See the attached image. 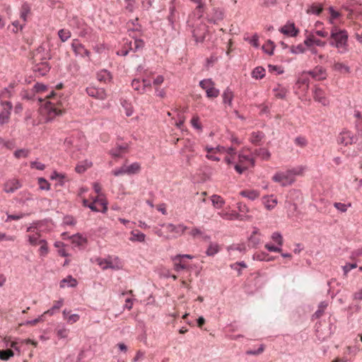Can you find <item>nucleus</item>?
<instances>
[{"label": "nucleus", "mask_w": 362, "mask_h": 362, "mask_svg": "<svg viewBox=\"0 0 362 362\" xmlns=\"http://www.w3.org/2000/svg\"><path fill=\"white\" fill-rule=\"evenodd\" d=\"M36 226H34V224L30 226L29 227H28L27 228V232H33L34 233V234L33 235H28L27 237H28V240L29 242V243L33 245V246H35L37 245H39V241L41 240L40 239L41 235L39 232L37 231H35V229H36Z\"/></svg>", "instance_id": "nucleus-10"}, {"label": "nucleus", "mask_w": 362, "mask_h": 362, "mask_svg": "<svg viewBox=\"0 0 362 362\" xmlns=\"http://www.w3.org/2000/svg\"><path fill=\"white\" fill-rule=\"evenodd\" d=\"M327 305H328L327 301H326V300L322 301L320 303L318 309L315 311L313 317H320L323 314L324 310L326 309Z\"/></svg>", "instance_id": "nucleus-39"}, {"label": "nucleus", "mask_w": 362, "mask_h": 362, "mask_svg": "<svg viewBox=\"0 0 362 362\" xmlns=\"http://www.w3.org/2000/svg\"><path fill=\"white\" fill-rule=\"evenodd\" d=\"M268 257V254L262 252L260 254H255L253 256L254 259L258 260V261H270V259H267Z\"/></svg>", "instance_id": "nucleus-58"}, {"label": "nucleus", "mask_w": 362, "mask_h": 362, "mask_svg": "<svg viewBox=\"0 0 362 362\" xmlns=\"http://www.w3.org/2000/svg\"><path fill=\"white\" fill-rule=\"evenodd\" d=\"M228 250H238L240 252L245 251V246L244 245H233L228 247Z\"/></svg>", "instance_id": "nucleus-61"}, {"label": "nucleus", "mask_w": 362, "mask_h": 362, "mask_svg": "<svg viewBox=\"0 0 362 362\" xmlns=\"http://www.w3.org/2000/svg\"><path fill=\"white\" fill-rule=\"evenodd\" d=\"M315 80L321 81L326 78L325 69L320 66H316L313 70L308 72Z\"/></svg>", "instance_id": "nucleus-12"}, {"label": "nucleus", "mask_w": 362, "mask_h": 362, "mask_svg": "<svg viewBox=\"0 0 362 362\" xmlns=\"http://www.w3.org/2000/svg\"><path fill=\"white\" fill-rule=\"evenodd\" d=\"M50 70L47 60L33 62V71L38 76H45Z\"/></svg>", "instance_id": "nucleus-5"}, {"label": "nucleus", "mask_w": 362, "mask_h": 362, "mask_svg": "<svg viewBox=\"0 0 362 362\" xmlns=\"http://www.w3.org/2000/svg\"><path fill=\"white\" fill-rule=\"evenodd\" d=\"M191 124L192 127L197 129L201 130L202 127L201 124L199 123V119L197 116H194L192 119H191Z\"/></svg>", "instance_id": "nucleus-59"}, {"label": "nucleus", "mask_w": 362, "mask_h": 362, "mask_svg": "<svg viewBox=\"0 0 362 362\" xmlns=\"http://www.w3.org/2000/svg\"><path fill=\"white\" fill-rule=\"evenodd\" d=\"M64 177L65 176L64 174L59 173L57 171H54L50 176L52 180H58L60 185H63Z\"/></svg>", "instance_id": "nucleus-46"}, {"label": "nucleus", "mask_w": 362, "mask_h": 362, "mask_svg": "<svg viewBox=\"0 0 362 362\" xmlns=\"http://www.w3.org/2000/svg\"><path fill=\"white\" fill-rule=\"evenodd\" d=\"M211 200L214 206L217 209L222 208L225 204V201L223 200V199L221 196L217 194L212 195L211 197Z\"/></svg>", "instance_id": "nucleus-24"}, {"label": "nucleus", "mask_w": 362, "mask_h": 362, "mask_svg": "<svg viewBox=\"0 0 362 362\" xmlns=\"http://www.w3.org/2000/svg\"><path fill=\"white\" fill-rule=\"evenodd\" d=\"M62 305V301H58L51 309L48 310L47 311L45 312V315H53L57 314V311H59V308H61Z\"/></svg>", "instance_id": "nucleus-45"}, {"label": "nucleus", "mask_w": 362, "mask_h": 362, "mask_svg": "<svg viewBox=\"0 0 362 362\" xmlns=\"http://www.w3.org/2000/svg\"><path fill=\"white\" fill-rule=\"evenodd\" d=\"M28 154H29V151L25 148L18 149L14 152V156L16 158H26V157H28Z\"/></svg>", "instance_id": "nucleus-47"}, {"label": "nucleus", "mask_w": 362, "mask_h": 362, "mask_svg": "<svg viewBox=\"0 0 362 362\" xmlns=\"http://www.w3.org/2000/svg\"><path fill=\"white\" fill-rule=\"evenodd\" d=\"M96 262L103 270L107 269H116V267L113 264L112 262L109 259L97 258Z\"/></svg>", "instance_id": "nucleus-16"}, {"label": "nucleus", "mask_w": 362, "mask_h": 362, "mask_svg": "<svg viewBox=\"0 0 362 362\" xmlns=\"http://www.w3.org/2000/svg\"><path fill=\"white\" fill-rule=\"evenodd\" d=\"M357 267L356 263H348L346 265L343 266L342 269L344 273V275H346L348 272H349L351 269Z\"/></svg>", "instance_id": "nucleus-56"}, {"label": "nucleus", "mask_w": 362, "mask_h": 362, "mask_svg": "<svg viewBox=\"0 0 362 362\" xmlns=\"http://www.w3.org/2000/svg\"><path fill=\"white\" fill-rule=\"evenodd\" d=\"M223 102L224 104H228L229 105H231V103H232V100L233 98V93L232 92V90L229 88H227L223 93Z\"/></svg>", "instance_id": "nucleus-26"}, {"label": "nucleus", "mask_w": 362, "mask_h": 362, "mask_svg": "<svg viewBox=\"0 0 362 362\" xmlns=\"http://www.w3.org/2000/svg\"><path fill=\"white\" fill-rule=\"evenodd\" d=\"M295 144L300 147H304L307 144V141L304 137L298 136L296 138Z\"/></svg>", "instance_id": "nucleus-63"}, {"label": "nucleus", "mask_w": 362, "mask_h": 362, "mask_svg": "<svg viewBox=\"0 0 362 362\" xmlns=\"http://www.w3.org/2000/svg\"><path fill=\"white\" fill-rule=\"evenodd\" d=\"M127 165H124L122 167H120L119 168L114 170L112 171V174L115 176H120V175H123L124 174L127 175Z\"/></svg>", "instance_id": "nucleus-52"}, {"label": "nucleus", "mask_w": 362, "mask_h": 362, "mask_svg": "<svg viewBox=\"0 0 362 362\" xmlns=\"http://www.w3.org/2000/svg\"><path fill=\"white\" fill-rule=\"evenodd\" d=\"M163 227H165L168 230V231L171 233H175L177 234L182 235L184 233L185 230L187 228V226L179 224L177 226H175L173 223H164L162 225Z\"/></svg>", "instance_id": "nucleus-13"}, {"label": "nucleus", "mask_w": 362, "mask_h": 362, "mask_svg": "<svg viewBox=\"0 0 362 362\" xmlns=\"http://www.w3.org/2000/svg\"><path fill=\"white\" fill-rule=\"evenodd\" d=\"M30 13V6L29 4L27 3L23 4L20 11V18L23 21L24 23L27 21V18Z\"/></svg>", "instance_id": "nucleus-23"}, {"label": "nucleus", "mask_w": 362, "mask_h": 362, "mask_svg": "<svg viewBox=\"0 0 362 362\" xmlns=\"http://www.w3.org/2000/svg\"><path fill=\"white\" fill-rule=\"evenodd\" d=\"M322 11V6L320 4H313L307 10L308 13L319 15Z\"/></svg>", "instance_id": "nucleus-38"}, {"label": "nucleus", "mask_w": 362, "mask_h": 362, "mask_svg": "<svg viewBox=\"0 0 362 362\" xmlns=\"http://www.w3.org/2000/svg\"><path fill=\"white\" fill-rule=\"evenodd\" d=\"M347 40L348 33L345 30H340L337 27H334L332 29L329 44L337 47L341 54L346 53L348 51Z\"/></svg>", "instance_id": "nucleus-1"}, {"label": "nucleus", "mask_w": 362, "mask_h": 362, "mask_svg": "<svg viewBox=\"0 0 362 362\" xmlns=\"http://www.w3.org/2000/svg\"><path fill=\"white\" fill-rule=\"evenodd\" d=\"M94 203H99L101 206H103V212H105L107 210V203L105 199L100 198L99 197H95L93 199Z\"/></svg>", "instance_id": "nucleus-62"}, {"label": "nucleus", "mask_w": 362, "mask_h": 362, "mask_svg": "<svg viewBox=\"0 0 362 362\" xmlns=\"http://www.w3.org/2000/svg\"><path fill=\"white\" fill-rule=\"evenodd\" d=\"M218 246L217 244L211 243L206 250V255L208 256H214L218 252Z\"/></svg>", "instance_id": "nucleus-43"}, {"label": "nucleus", "mask_w": 362, "mask_h": 362, "mask_svg": "<svg viewBox=\"0 0 362 362\" xmlns=\"http://www.w3.org/2000/svg\"><path fill=\"white\" fill-rule=\"evenodd\" d=\"M127 175H129L137 174L141 170V165H140V163H139L137 162L133 163L129 165H127Z\"/></svg>", "instance_id": "nucleus-27"}, {"label": "nucleus", "mask_w": 362, "mask_h": 362, "mask_svg": "<svg viewBox=\"0 0 362 362\" xmlns=\"http://www.w3.org/2000/svg\"><path fill=\"white\" fill-rule=\"evenodd\" d=\"M21 187V185L18 180L13 179L8 180L4 185V190L6 193H13L18 189Z\"/></svg>", "instance_id": "nucleus-11"}, {"label": "nucleus", "mask_w": 362, "mask_h": 362, "mask_svg": "<svg viewBox=\"0 0 362 362\" xmlns=\"http://www.w3.org/2000/svg\"><path fill=\"white\" fill-rule=\"evenodd\" d=\"M51 59V54L44 45L39 46L35 51L33 57L34 62L38 61L49 60Z\"/></svg>", "instance_id": "nucleus-6"}, {"label": "nucleus", "mask_w": 362, "mask_h": 362, "mask_svg": "<svg viewBox=\"0 0 362 362\" xmlns=\"http://www.w3.org/2000/svg\"><path fill=\"white\" fill-rule=\"evenodd\" d=\"M240 194L243 197H246L250 200H255L259 196V192L257 190H243L240 192Z\"/></svg>", "instance_id": "nucleus-20"}, {"label": "nucleus", "mask_w": 362, "mask_h": 362, "mask_svg": "<svg viewBox=\"0 0 362 362\" xmlns=\"http://www.w3.org/2000/svg\"><path fill=\"white\" fill-rule=\"evenodd\" d=\"M291 52L293 54L303 53L305 52V47L301 44L297 46H293L291 49Z\"/></svg>", "instance_id": "nucleus-55"}, {"label": "nucleus", "mask_w": 362, "mask_h": 362, "mask_svg": "<svg viewBox=\"0 0 362 362\" xmlns=\"http://www.w3.org/2000/svg\"><path fill=\"white\" fill-rule=\"evenodd\" d=\"M265 75V69L262 66L256 67L252 72V76L253 78L257 79L262 78Z\"/></svg>", "instance_id": "nucleus-30"}, {"label": "nucleus", "mask_w": 362, "mask_h": 362, "mask_svg": "<svg viewBox=\"0 0 362 362\" xmlns=\"http://www.w3.org/2000/svg\"><path fill=\"white\" fill-rule=\"evenodd\" d=\"M92 165L91 162H89L88 160H85L83 162H81L80 163H78L76 166V171L78 173H83L87 168H88L89 167H90Z\"/></svg>", "instance_id": "nucleus-32"}, {"label": "nucleus", "mask_w": 362, "mask_h": 362, "mask_svg": "<svg viewBox=\"0 0 362 362\" xmlns=\"http://www.w3.org/2000/svg\"><path fill=\"white\" fill-rule=\"evenodd\" d=\"M203 30L202 34H199L198 30L197 29H194L192 32V36L194 38V40L196 42H202L205 39V32H206V26L202 25V29Z\"/></svg>", "instance_id": "nucleus-28"}, {"label": "nucleus", "mask_w": 362, "mask_h": 362, "mask_svg": "<svg viewBox=\"0 0 362 362\" xmlns=\"http://www.w3.org/2000/svg\"><path fill=\"white\" fill-rule=\"evenodd\" d=\"M86 92L89 96L102 100H105L107 97L106 91L103 88L88 87Z\"/></svg>", "instance_id": "nucleus-8"}, {"label": "nucleus", "mask_w": 362, "mask_h": 362, "mask_svg": "<svg viewBox=\"0 0 362 362\" xmlns=\"http://www.w3.org/2000/svg\"><path fill=\"white\" fill-rule=\"evenodd\" d=\"M314 98L316 101L322 103L323 105L328 104V100L325 96L324 91L320 88H316L315 89Z\"/></svg>", "instance_id": "nucleus-15"}, {"label": "nucleus", "mask_w": 362, "mask_h": 362, "mask_svg": "<svg viewBox=\"0 0 362 362\" xmlns=\"http://www.w3.org/2000/svg\"><path fill=\"white\" fill-rule=\"evenodd\" d=\"M224 13L220 8H214L211 18L209 20L210 23H216L223 19Z\"/></svg>", "instance_id": "nucleus-18"}, {"label": "nucleus", "mask_w": 362, "mask_h": 362, "mask_svg": "<svg viewBox=\"0 0 362 362\" xmlns=\"http://www.w3.org/2000/svg\"><path fill=\"white\" fill-rule=\"evenodd\" d=\"M274 43L272 40H268L267 45L262 46L263 50L269 55L274 54Z\"/></svg>", "instance_id": "nucleus-40"}, {"label": "nucleus", "mask_w": 362, "mask_h": 362, "mask_svg": "<svg viewBox=\"0 0 362 362\" xmlns=\"http://www.w3.org/2000/svg\"><path fill=\"white\" fill-rule=\"evenodd\" d=\"M69 334V330L64 327H58L57 329V334L59 338H66Z\"/></svg>", "instance_id": "nucleus-54"}, {"label": "nucleus", "mask_w": 362, "mask_h": 362, "mask_svg": "<svg viewBox=\"0 0 362 362\" xmlns=\"http://www.w3.org/2000/svg\"><path fill=\"white\" fill-rule=\"evenodd\" d=\"M256 233V231H254L249 239L250 243L252 247H256L260 243V239L255 235Z\"/></svg>", "instance_id": "nucleus-53"}, {"label": "nucleus", "mask_w": 362, "mask_h": 362, "mask_svg": "<svg viewBox=\"0 0 362 362\" xmlns=\"http://www.w3.org/2000/svg\"><path fill=\"white\" fill-rule=\"evenodd\" d=\"M1 104L4 109L0 113V124L3 125L8 122L13 106L9 101H2Z\"/></svg>", "instance_id": "nucleus-7"}, {"label": "nucleus", "mask_w": 362, "mask_h": 362, "mask_svg": "<svg viewBox=\"0 0 362 362\" xmlns=\"http://www.w3.org/2000/svg\"><path fill=\"white\" fill-rule=\"evenodd\" d=\"M170 10V15L168 17V20L170 22L171 25L173 24L175 17V7L174 6H170L169 8Z\"/></svg>", "instance_id": "nucleus-57"}, {"label": "nucleus", "mask_w": 362, "mask_h": 362, "mask_svg": "<svg viewBox=\"0 0 362 362\" xmlns=\"http://www.w3.org/2000/svg\"><path fill=\"white\" fill-rule=\"evenodd\" d=\"M253 154L255 156L260 157L263 160H269L271 156L270 152L267 149L264 148L255 149L253 152Z\"/></svg>", "instance_id": "nucleus-22"}, {"label": "nucleus", "mask_w": 362, "mask_h": 362, "mask_svg": "<svg viewBox=\"0 0 362 362\" xmlns=\"http://www.w3.org/2000/svg\"><path fill=\"white\" fill-rule=\"evenodd\" d=\"M127 146L119 145L115 148L111 150V154L113 157H119L127 149Z\"/></svg>", "instance_id": "nucleus-36"}, {"label": "nucleus", "mask_w": 362, "mask_h": 362, "mask_svg": "<svg viewBox=\"0 0 362 362\" xmlns=\"http://www.w3.org/2000/svg\"><path fill=\"white\" fill-rule=\"evenodd\" d=\"M272 180L278 182L282 187L291 185L295 179H293L288 170L277 172L272 177Z\"/></svg>", "instance_id": "nucleus-3"}, {"label": "nucleus", "mask_w": 362, "mask_h": 362, "mask_svg": "<svg viewBox=\"0 0 362 362\" xmlns=\"http://www.w3.org/2000/svg\"><path fill=\"white\" fill-rule=\"evenodd\" d=\"M206 93L208 98H217L220 93V91L214 86H212L210 89L207 90Z\"/></svg>", "instance_id": "nucleus-49"}, {"label": "nucleus", "mask_w": 362, "mask_h": 362, "mask_svg": "<svg viewBox=\"0 0 362 362\" xmlns=\"http://www.w3.org/2000/svg\"><path fill=\"white\" fill-rule=\"evenodd\" d=\"M77 286V281L76 279L73 278L71 275L68 276L66 278L63 279L60 281V287L64 288L66 286L74 288Z\"/></svg>", "instance_id": "nucleus-17"}, {"label": "nucleus", "mask_w": 362, "mask_h": 362, "mask_svg": "<svg viewBox=\"0 0 362 362\" xmlns=\"http://www.w3.org/2000/svg\"><path fill=\"white\" fill-rule=\"evenodd\" d=\"M333 68L335 71H338L342 73H349L350 68L344 64L340 62L334 63Z\"/></svg>", "instance_id": "nucleus-33"}, {"label": "nucleus", "mask_w": 362, "mask_h": 362, "mask_svg": "<svg viewBox=\"0 0 362 362\" xmlns=\"http://www.w3.org/2000/svg\"><path fill=\"white\" fill-rule=\"evenodd\" d=\"M273 91L274 93L275 97L279 99L285 98L288 93L287 89L279 84H278L277 86L273 89Z\"/></svg>", "instance_id": "nucleus-21"}, {"label": "nucleus", "mask_w": 362, "mask_h": 362, "mask_svg": "<svg viewBox=\"0 0 362 362\" xmlns=\"http://www.w3.org/2000/svg\"><path fill=\"white\" fill-rule=\"evenodd\" d=\"M71 47L76 56H80L81 57H88L90 56V52L86 49L85 47L81 44L78 40H74L71 43Z\"/></svg>", "instance_id": "nucleus-9"}, {"label": "nucleus", "mask_w": 362, "mask_h": 362, "mask_svg": "<svg viewBox=\"0 0 362 362\" xmlns=\"http://www.w3.org/2000/svg\"><path fill=\"white\" fill-rule=\"evenodd\" d=\"M264 351V345H260L259 348L256 351L248 350L246 351L247 355H259Z\"/></svg>", "instance_id": "nucleus-60"}, {"label": "nucleus", "mask_w": 362, "mask_h": 362, "mask_svg": "<svg viewBox=\"0 0 362 362\" xmlns=\"http://www.w3.org/2000/svg\"><path fill=\"white\" fill-rule=\"evenodd\" d=\"M97 78L100 82L107 83L111 81V74L106 69L100 70L97 73Z\"/></svg>", "instance_id": "nucleus-19"}, {"label": "nucleus", "mask_w": 362, "mask_h": 362, "mask_svg": "<svg viewBox=\"0 0 362 362\" xmlns=\"http://www.w3.org/2000/svg\"><path fill=\"white\" fill-rule=\"evenodd\" d=\"M334 207L341 212H345L347 210V205L340 202H335L334 204Z\"/></svg>", "instance_id": "nucleus-64"}, {"label": "nucleus", "mask_w": 362, "mask_h": 362, "mask_svg": "<svg viewBox=\"0 0 362 362\" xmlns=\"http://www.w3.org/2000/svg\"><path fill=\"white\" fill-rule=\"evenodd\" d=\"M279 31L286 35L294 37L298 33V30L296 28L294 23H288L281 27Z\"/></svg>", "instance_id": "nucleus-14"}, {"label": "nucleus", "mask_w": 362, "mask_h": 362, "mask_svg": "<svg viewBox=\"0 0 362 362\" xmlns=\"http://www.w3.org/2000/svg\"><path fill=\"white\" fill-rule=\"evenodd\" d=\"M132 44L134 45V48H132V51L134 52H137L144 46V42L141 39H135Z\"/></svg>", "instance_id": "nucleus-48"}, {"label": "nucleus", "mask_w": 362, "mask_h": 362, "mask_svg": "<svg viewBox=\"0 0 362 362\" xmlns=\"http://www.w3.org/2000/svg\"><path fill=\"white\" fill-rule=\"evenodd\" d=\"M58 100L49 101L45 104L43 107L44 113L47 115V121L52 120L55 117L60 115L63 112V110L58 107Z\"/></svg>", "instance_id": "nucleus-2"}, {"label": "nucleus", "mask_w": 362, "mask_h": 362, "mask_svg": "<svg viewBox=\"0 0 362 362\" xmlns=\"http://www.w3.org/2000/svg\"><path fill=\"white\" fill-rule=\"evenodd\" d=\"M174 262V269L179 272L181 270L186 269L187 266L182 262V259H180V260L177 261H173Z\"/></svg>", "instance_id": "nucleus-50"}, {"label": "nucleus", "mask_w": 362, "mask_h": 362, "mask_svg": "<svg viewBox=\"0 0 362 362\" xmlns=\"http://www.w3.org/2000/svg\"><path fill=\"white\" fill-rule=\"evenodd\" d=\"M14 355L13 351L11 349L1 350L0 349V359L2 361H8Z\"/></svg>", "instance_id": "nucleus-35"}, {"label": "nucleus", "mask_w": 362, "mask_h": 362, "mask_svg": "<svg viewBox=\"0 0 362 362\" xmlns=\"http://www.w3.org/2000/svg\"><path fill=\"white\" fill-rule=\"evenodd\" d=\"M131 235L132 236L130 237L129 240L131 241H138V242H140V243H142V242H144L145 240V234L141 233V232H139V231H136V232H134V231H132L131 233Z\"/></svg>", "instance_id": "nucleus-29"}, {"label": "nucleus", "mask_w": 362, "mask_h": 362, "mask_svg": "<svg viewBox=\"0 0 362 362\" xmlns=\"http://www.w3.org/2000/svg\"><path fill=\"white\" fill-rule=\"evenodd\" d=\"M214 85H215L214 82L211 78L204 79L199 82L200 87L202 88H203L204 90H205L206 92L207 91V90L210 89L212 86H214Z\"/></svg>", "instance_id": "nucleus-34"}, {"label": "nucleus", "mask_w": 362, "mask_h": 362, "mask_svg": "<svg viewBox=\"0 0 362 362\" xmlns=\"http://www.w3.org/2000/svg\"><path fill=\"white\" fill-rule=\"evenodd\" d=\"M264 137V134L263 132H252L250 136V141L255 145H259L261 141Z\"/></svg>", "instance_id": "nucleus-25"}, {"label": "nucleus", "mask_w": 362, "mask_h": 362, "mask_svg": "<svg viewBox=\"0 0 362 362\" xmlns=\"http://www.w3.org/2000/svg\"><path fill=\"white\" fill-rule=\"evenodd\" d=\"M72 240V243L76 245H82L83 243L86 242V239L83 238L79 233H76L71 237Z\"/></svg>", "instance_id": "nucleus-31"}, {"label": "nucleus", "mask_w": 362, "mask_h": 362, "mask_svg": "<svg viewBox=\"0 0 362 362\" xmlns=\"http://www.w3.org/2000/svg\"><path fill=\"white\" fill-rule=\"evenodd\" d=\"M357 141V136L349 131H343L337 138V142L344 146L355 144Z\"/></svg>", "instance_id": "nucleus-4"}, {"label": "nucleus", "mask_w": 362, "mask_h": 362, "mask_svg": "<svg viewBox=\"0 0 362 362\" xmlns=\"http://www.w3.org/2000/svg\"><path fill=\"white\" fill-rule=\"evenodd\" d=\"M39 244L41 245L40 247V254L41 256H45L48 253V247L47 241L44 239H42L39 241Z\"/></svg>", "instance_id": "nucleus-42"}, {"label": "nucleus", "mask_w": 362, "mask_h": 362, "mask_svg": "<svg viewBox=\"0 0 362 362\" xmlns=\"http://www.w3.org/2000/svg\"><path fill=\"white\" fill-rule=\"evenodd\" d=\"M38 183L40 185V189L42 190H49L50 188V185L48 182L43 177H40L38 179Z\"/></svg>", "instance_id": "nucleus-51"}, {"label": "nucleus", "mask_w": 362, "mask_h": 362, "mask_svg": "<svg viewBox=\"0 0 362 362\" xmlns=\"http://www.w3.org/2000/svg\"><path fill=\"white\" fill-rule=\"evenodd\" d=\"M305 170V168L303 166H298L291 169L287 170L288 173H290L291 176L293 179H295V177L296 175H302L303 171Z\"/></svg>", "instance_id": "nucleus-37"}, {"label": "nucleus", "mask_w": 362, "mask_h": 362, "mask_svg": "<svg viewBox=\"0 0 362 362\" xmlns=\"http://www.w3.org/2000/svg\"><path fill=\"white\" fill-rule=\"evenodd\" d=\"M272 239L279 246H282L284 240L281 234L279 232H274L272 235Z\"/></svg>", "instance_id": "nucleus-44"}, {"label": "nucleus", "mask_w": 362, "mask_h": 362, "mask_svg": "<svg viewBox=\"0 0 362 362\" xmlns=\"http://www.w3.org/2000/svg\"><path fill=\"white\" fill-rule=\"evenodd\" d=\"M58 35L62 42H66L71 37V33L68 30L61 29L58 32Z\"/></svg>", "instance_id": "nucleus-41"}]
</instances>
